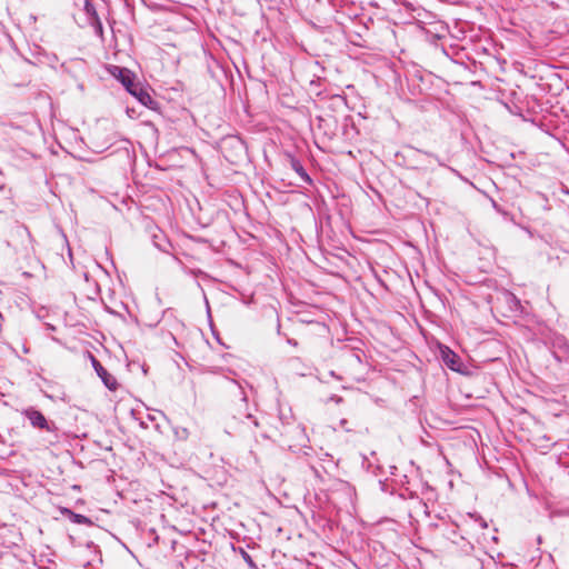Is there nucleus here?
Listing matches in <instances>:
<instances>
[{
	"label": "nucleus",
	"mask_w": 569,
	"mask_h": 569,
	"mask_svg": "<svg viewBox=\"0 0 569 569\" xmlns=\"http://www.w3.org/2000/svg\"><path fill=\"white\" fill-rule=\"evenodd\" d=\"M229 382L239 402L229 408L224 415L226 432L234 436L246 430L253 431L254 428L259 427V421L250 411L247 395L242 386L236 380Z\"/></svg>",
	"instance_id": "obj_1"
},
{
	"label": "nucleus",
	"mask_w": 569,
	"mask_h": 569,
	"mask_svg": "<svg viewBox=\"0 0 569 569\" xmlns=\"http://www.w3.org/2000/svg\"><path fill=\"white\" fill-rule=\"evenodd\" d=\"M6 230L8 231L4 239L7 247L12 248L16 252H28L32 248V237L24 224L10 221L6 224Z\"/></svg>",
	"instance_id": "obj_2"
},
{
	"label": "nucleus",
	"mask_w": 569,
	"mask_h": 569,
	"mask_svg": "<svg viewBox=\"0 0 569 569\" xmlns=\"http://www.w3.org/2000/svg\"><path fill=\"white\" fill-rule=\"evenodd\" d=\"M22 413L33 428L46 430L53 433L56 438L58 437V427L54 422L48 421L41 411L30 407L24 409Z\"/></svg>",
	"instance_id": "obj_3"
},
{
	"label": "nucleus",
	"mask_w": 569,
	"mask_h": 569,
	"mask_svg": "<svg viewBox=\"0 0 569 569\" xmlns=\"http://www.w3.org/2000/svg\"><path fill=\"white\" fill-rule=\"evenodd\" d=\"M58 56L56 53L47 52L40 47H37L34 51L31 52V58H24V61L32 66H48L52 69L56 68V63L58 62Z\"/></svg>",
	"instance_id": "obj_4"
},
{
	"label": "nucleus",
	"mask_w": 569,
	"mask_h": 569,
	"mask_svg": "<svg viewBox=\"0 0 569 569\" xmlns=\"http://www.w3.org/2000/svg\"><path fill=\"white\" fill-rule=\"evenodd\" d=\"M127 91L150 110L157 111L159 109V102L150 96L149 91L140 82H136Z\"/></svg>",
	"instance_id": "obj_5"
},
{
	"label": "nucleus",
	"mask_w": 569,
	"mask_h": 569,
	"mask_svg": "<svg viewBox=\"0 0 569 569\" xmlns=\"http://www.w3.org/2000/svg\"><path fill=\"white\" fill-rule=\"evenodd\" d=\"M108 71L113 78L120 81L126 90H129L137 82L136 74L124 67L109 66Z\"/></svg>",
	"instance_id": "obj_6"
},
{
	"label": "nucleus",
	"mask_w": 569,
	"mask_h": 569,
	"mask_svg": "<svg viewBox=\"0 0 569 569\" xmlns=\"http://www.w3.org/2000/svg\"><path fill=\"white\" fill-rule=\"evenodd\" d=\"M91 365L96 370L97 375L101 378L103 385L111 391L117 390V379L108 372V370L101 365V362L92 355H90Z\"/></svg>",
	"instance_id": "obj_7"
},
{
	"label": "nucleus",
	"mask_w": 569,
	"mask_h": 569,
	"mask_svg": "<svg viewBox=\"0 0 569 569\" xmlns=\"http://www.w3.org/2000/svg\"><path fill=\"white\" fill-rule=\"evenodd\" d=\"M83 10L88 17L89 24L94 29L96 33L102 36L103 27L100 17L92 0H84Z\"/></svg>",
	"instance_id": "obj_8"
},
{
	"label": "nucleus",
	"mask_w": 569,
	"mask_h": 569,
	"mask_svg": "<svg viewBox=\"0 0 569 569\" xmlns=\"http://www.w3.org/2000/svg\"><path fill=\"white\" fill-rule=\"evenodd\" d=\"M441 359L442 362L451 370L460 372L461 371V360L460 357L450 350L448 347L441 348Z\"/></svg>",
	"instance_id": "obj_9"
},
{
	"label": "nucleus",
	"mask_w": 569,
	"mask_h": 569,
	"mask_svg": "<svg viewBox=\"0 0 569 569\" xmlns=\"http://www.w3.org/2000/svg\"><path fill=\"white\" fill-rule=\"evenodd\" d=\"M290 166L291 169L302 179L305 183L312 184V179L308 174L307 170L305 169L300 160L292 157L290 159Z\"/></svg>",
	"instance_id": "obj_10"
},
{
	"label": "nucleus",
	"mask_w": 569,
	"mask_h": 569,
	"mask_svg": "<svg viewBox=\"0 0 569 569\" xmlns=\"http://www.w3.org/2000/svg\"><path fill=\"white\" fill-rule=\"evenodd\" d=\"M153 244L161 251L167 252L170 247L169 241L162 234H153Z\"/></svg>",
	"instance_id": "obj_11"
},
{
	"label": "nucleus",
	"mask_w": 569,
	"mask_h": 569,
	"mask_svg": "<svg viewBox=\"0 0 569 569\" xmlns=\"http://www.w3.org/2000/svg\"><path fill=\"white\" fill-rule=\"evenodd\" d=\"M70 515H71V520L72 522L74 523H78V525H87V526H91L92 525V520L89 519L87 516L84 515H80V513H76V512H72L70 511Z\"/></svg>",
	"instance_id": "obj_12"
},
{
	"label": "nucleus",
	"mask_w": 569,
	"mask_h": 569,
	"mask_svg": "<svg viewBox=\"0 0 569 569\" xmlns=\"http://www.w3.org/2000/svg\"><path fill=\"white\" fill-rule=\"evenodd\" d=\"M240 555H241L242 559L244 560V562L251 569H258V567H257L256 562L253 561V559L251 558V556L246 550H243L242 548H240Z\"/></svg>",
	"instance_id": "obj_13"
},
{
	"label": "nucleus",
	"mask_w": 569,
	"mask_h": 569,
	"mask_svg": "<svg viewBox=\"0 0 569 569\" xmlns=\"http://www.w3.org/2000/svg\"><path fill=\"white\" fill-rule=\"evenodd\" d=\"M287 342L293 347H297L298 346V341L292 339V338H287Z\"/></svg>",
	"instance_id": "obj_14"
},
{
	"label": "nucleus",
	"mask_w": 569,
	"mask_h": 569,
	"mask_svg": "<svg viewBox=\"0 0 569 569\" xmlns=\"http://www.w3.org/2000/svg\"><path fill=\"white\" fill-rule=\"evenodd\" d=\"M3 295H4V292H3V284L0 283V303L2 302Z\"/></svg>",
	"instance_id": "obj_15"
},
{
	"label": "nucleus",
	"mask_w": 569,
	"mask_h": 569,
	"mask_svg": "<svg viewBox=\"0 0 569 569\" xmlns=\"http://www.w3.org/2000/svg\"><path fill=\"white\" fill-rule=\"evenodd\" d=\"M479 521H480L481 528L486 529L487 528V522L482 518H479Z\"/></svg>",
	"instance_id": "obj_16"
},
{
	"label": "nucleus",
	"mask_w": 569,
	"mask_h": 569,
	"mask_svg": "<svg viewBox=\"0 0 569 569\" xmlns=\"http://www.w3.org/2000/svg\"><path fill=\"white\" fill-rule=\"evenodd\" d=\"M351 357H352V358H355L357 361H360V357H359V355H357V353H352V355H351Z\"/></svg>",
	"instance_id": "obj_17"
},
{
	"label": "nucleus",
	"mask_w": 569,
	"mask_h": 569,
	"mask_svg": "<svg viewBox=\"0 0 569 569\" xmlns=\"http://www.w3.org/2000/svg\"><path fill=\"white\" fill-rule=\"evenodd\" d=\"M493 542H497L498 541V537L496 535H492L491 538H490Z\"/></svg>",
	"instance_id": "obj_18"
},
{
	"label": "nucleus",
	"mask_w": 569,
	"mask_h": 569,
	"mask_svg": "<svg viewBox=\"0 0 569 569\" xmlns=\"http://www.w3.org/2000/svg\"><path fill=\"white\" fill-rule=\"evenodd\" d=\"M4 188V183L2 181V179L0 178V190H2Z\"/></svg>",
	"instance_id": "obj_19"
},
{
	"label": "nucleus",
	"mask_w": 569,
	"mask_h": 569,
	"mask_svg": "<svg viewBox=\"0 0 569 569\" xmlns=\"http://www.w3.org/2000/svg\"><path fill=\"white\" fill-rule=\"evenodd\" d=\"M426 154H427V156H429V157L435 158L436 160H438V158H437L435 154H432V153H428V152H426Z\"/></svg>",
	"instance_id": "obj_20"
},
{
	"label": "nucleus",
	"mask_w": 569,
	"mask_h": 569,
	"mask_svg": "<svg viewBox=\"0 0 569 569\" xmlns=\"http://www.w3.org/2000/svg\"><path fill=\"white\" fill-rule=\"evenodd\" d=\"M491 202L495 208H498V203L493 199H491Z\"/></svg>",
	"instance_id": "obj_21"
},
{
	"label": "nucleus",
	"mask_w": 569,
	"mask_h": 569,
	"mask_svg": "<svg viewBox=\"0 0 569 569\" xmlns=\"http://www.w3.org/2000/svg\"><path fill=\"white\" fill-rule=\"evenodd\" d=\"M481 539H482V541H487V535H486V533H482Z\"/></svg>",
	"instance_id": "obj_22"
},
{
	"label": "nucleus",
	"mask_w": 569,
	"mask_h": 569,
	"mask_svg": "<svg viewBox=\"0 0 569 569\" xmlns=\"http://www.w3.org/2000/svg\"><path fill=\"white\" fill-rule=\"evenodd\" d=\"M2 229H6V226H2V223H0V231H1Z\"/></svg>",
	"instance_id": "obj_23"
},
{
	"label": "nucleus",
	"mask_w": 569,
	"mask_h": 569,
	"mask_svg": "<svg viewBox=\"0 0 569 569\" xmlns=\"http://www.w3.org/2000/svg\"><path fill=\"white\" fill-rule=\"evenodd\" d=\"M187 433V429H183V432H181V436H184Z\"/></svg>",
	"instance_id": "obj_24"
},
{
	"label": "nucleus",
	"mask_w": 569,
	"mask_h": 569,
	"mask_svg": "<svg viewBox=\"0 0 569 569\" xmlns=\"http://www.w3.org/2000/svg\"><path fill=\"white\" fill-rule=\"evenodd\" d=\"M187 433V429H183V432H181V436H184Z\"/></svg>",
	"instance_id": "obj_25"
}]
</instances>
